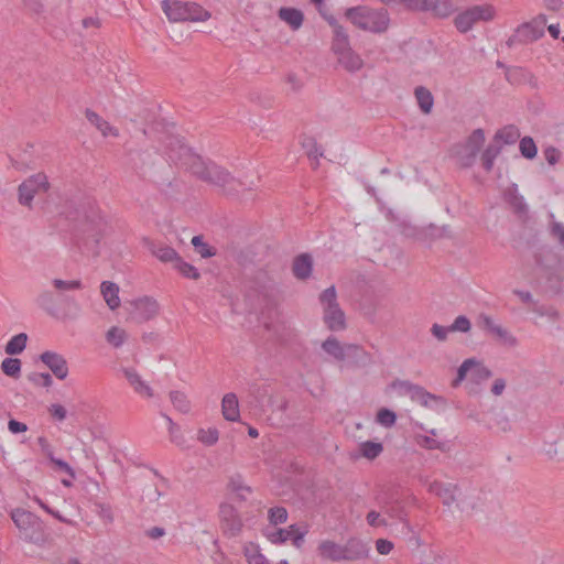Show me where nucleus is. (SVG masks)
<instances>
[{
    "instance_id": "obj_1",
    "label": "nucleus",
    "mask_w": 564,
    "mask_h": 564,
    "mask_svg": "<svg viewBox=\"0 0 564 564\" xmlns=\"http://www.w3.org/2000/svg\"><path fill=\"white\" fill-rule=\"evenodd\" d=\"M191 173L226 196H243L256 186L253 181L237 178L226 167L203 158L193 165Z\"/></svg>"
},
{
    "instance_id": "obj_2",
    "label": "nucleus",
    "mask_w": 564,
    "mask_h": 564,
    "mask_svg": "<svg viewBox=\"0 0 564 564\" xmlns=\"http://www.w3.org/2000/svg\"><path fill=\"white\" fill-rule=\"evenodd\" d=\"M247 300L260 308H269L276 303V281L268 271L259 269L249 274L245 280Z\"/></svg>"
},
{
    "instance_id": "obj_3",
    "label": "nucleus",
    "mask_w": 564,
    "mask_h": 564,
    "mask_svg": "<svg viewBox=\"0 0 564 564\" xmlns=\"http://www.w3.org/2000/svg\"><path fill=\"white\" fill-rule=\"evenodd\" d=\"M160 127H162V131L165 132L163 144L169 159L191 172L193 165H196V162H198L202 156L194 153L192 148L185 143L181 135L171 131V129H174V123L155 122V129L159 130Z\"/></svg>"
},
{
    "instance_id": "obj_4",
    "label": "nucleus",
    "mask_w": 564,
    "mask_h": 564,
    "mask_svg": "<svg viewBox=\"0 0 564 564\" xmlns=\"http://www.w3.org/2000/svg\"><path fill=\"white\" fill-rule=\"evenodd\" d=\"M345 17L357 28L373 33L384 32L390 21L387 10H376L366 6L347 9Z\"/></svg>"
},
{
    "instance_id": "obj_5",
    "label": "nucleus",
    "mask_w": 564,
    "mask_h": 564,
    "mask_svg": "<svg viewBox=\"0 0 564 564\" xmlns=\"http://www.w3.org/2000/svg\"><path fill=\"white\" fill-rule=\"evenodd\" d=\"M161 8L170 22H205L212 13L196 2L181 0H162Z\"/></svg>"
},
{
    "instance_id": "obj_6",
    "label": "nucleus",
    "mask_w": 564,
    "mask_h": 564,
    "mask_svg": "<svg viewBox=\"0 0 564 564\" xmlns=\"http://www.w3.org/2000/svg\"><path fill=\"white\" fill-rule=\"evenodd\" d=\"M12 520L20 531L21 538L25 541L43 545L48 540L42 520L34 513L17 509L12 512Z\"/></svg>"
},
{
    "instance_id": "obj_7",
    "label": "nucleus",
    "mask_w": 564,
    "mask_h": 564,
    "mask_svg": "<svg viewBox=\"0 0 564 564\" xmlns=\"http://www.w3.org/2000/svg\"><path fill=\"white\" fill-rule=\"evenodd\" d=\"M318 300L323 308V321L327 328L332 332L344 330L347 327L346 317L337 301L335 286L330 285L325 289L319 294Z\"/></svg>"
},
{
    "instance_id": "obj_8",
    "label": "nucleus",
    "mask_w": 564,
    "mask_h": 564,
    "mask_svg": "<svg viewBox=\"0 0 564 564\" xmlns=\"http://www.w3.org/2000/svg\"><path fill=\"white\" fill-rule=\"evenodd\" d=\"M51 183L44 172L30 175L18 186V202L20 205L32 209L35 195L47 193Z\"/></svg>"
},
{
    "instance_id": "obj_9",
    "label": "nucleus",
    "mask_w": 564,
    "mask_h": 564,
    "mask_svg": "<svg viewBox=\"0 0 564 564\" xmlns=\"http://www.w3.org/2000/svg\"><path fill=\"white\" fill-rule=\"evenodd\" d=\"M546 25V17L540 14L530 22L520 24L514 33L507 40L508 47L517 44H529L538 41L544 35V28Z\"/></svg>"
},
{
    "instance_id": "obj_10",
    "label": "nucleus",
    "mask_w": 564,
    "mask_h": 564,
    "mask_svg": "<svg viewBox=\"0 0 564 564\" xmlns=\"http://www.w3.org/2000/svg\"><path fill=\"white\" fill-rule=\"evenodd\" d=\"M495 17V9L491 6H475L455 18V25L462 33L468 32L478 21H490Z\"/></svg>"
},
{
    "instance_id": "obj_11",
    "label": "nucleus",
    "mask_w": 564,
    "mask_h": 564,
    "mask_svg": "<svg viewBox=\"0 0 564 564\" xmlns=\"http://www.w3.org/2000/svg\"><path fill=\"white\" fill-rule=\"evenodd\" d=\"M478 325L499 345L507 348H514L518 346L517 337L501 324L496 323L492 317L481 314L478 318Z\"/></svg>"
},
{
    "instance_id": "obj_12",
    "label": "nucleus",
    "mask_w": 564,
    "mask_h": 564,
    "mask_svg": "<svg viewBox=\"0 0 564 564\" xmlns=\"http://www.w3.org/2000/svg\"><path fill=\"white\" fill-rule=\"evenodd\" d=\"M409 9L429 11L440 18L451 15L456 7L452 0H398Z\"/></svg>"
},
{
    "instance_id": "obj_13",
    "label": "nucleus",
    "mask_w": 564,
    "mask_h": 564,
    "mask_svg": "<svg viewBox=\"0 0 564 564\" xmlns=\"http://www.w3.org/2000/svg\"><path fill=\"white\" fill-rule=\"evenodd\" d=\"M485 142V133L482 129H476L469 135L466 143L460 145L456 152L458 162L464 167L471 166Z\"/></svg>"
},
{
    "instance_id": "obj_14",
    "label": "nucleus",
    "mask_w": 564,
    "mask_h": 564,
    "mask_svg": "<svg viewBox=\"0 0 564 564\" xmlns=\"http://www.w3.org/2000/svg\"><path fill=\"white\" fill-rule=\"evenodd\" d=\"M130 305L132 306L131 318L138 324L152 321L160 312L159 302L150 296L137 299Z\"/></svg>"
},
{
    "instance_id": "obj_15",
    "label": "nucleus",
    "mask_w": 564,
    "mask_h": 564,
    "mask_svg": "<svg viewBox=\"0 0 564 564\" xmlns=\"http://www.w3.org/2000/svg\"><path fill=\"white\" fill-rule=\"evenodd\" d=\"M535 267L546 278L555 275L561 269L560 256L551 249H541L534 254Z\"/></svg>"
},
{
    "instance_id": "obj_16",
    "label": "nucleus",
    "mask_w": 564,
    "mask_h": 564,
    "mask_svg": "<svg viewBox=\"0 0 564 564\" xmlns=\"http://www.w3.org/2000/svg\"><path fill=\"white\" fill-rule=\"evenodd\" d=\"M219 516L224 532L229 536H237L242 530V520L231 505L225 503L220 506Z\"/></svg>"
},
{
    "instance_id": "obj_17",
    "label": "nucleus",
    "mask_w": 564,
    "mask_h": 564,
    "mask_svg": "<svg viewBox=\"0 0 564 564\" xmlns=\"http://www.w3.org/2000/svg\"><path fill=\"white\" fill-rule=\"evenodd\" d=\"M40 360L50 368L57 379L64 380L68 376L67 360L61 354L47 350L40 355Z\"/></svg>"
},
{
    "instance_id": "obj_18",
    "label": "nucleus",
    "mask_w": 564,
    "mask_h": 564,
    "mask_svg": "<svg viewBox=\"0 0 564 564\" xmlns=\"http://www.w3.org/2000/svg\"><path fill=\"white\" fill-rule=\"evenodd\" d=\"M429 491L437 496L446 507H452L454 503H457L459 489L455 484L433 481L429 486Z\"/></svg>"
},
{
    "instance_id": "obj_19",
    "label": "nucleus",
    "mask_w": 564,
    "mask_h": 564,
    "mask_svg": "<svg viewBox=\"0 0 564 564\" xmlns=\"http://www.w3.org/2000/svg\"><path fill=\"white\" fill-rule=\"evenodd\" d=\"M122 373L128 381L129 386L132 388V390L145 398H153L154 391L152 387L142 378V376L137 371V369L132 367H126L122 368Z\"/></svg>"
},
{
    "instance_id": "obj_20",
    "label": "nucleus",
    "mask_w": 564,
    "mask_h": 564,
    "mask_svg": "<svg viewBox=\"0 0 564 564\" xmlns=\"http://www.w3.org/2000/svg\"><path fill=\"white\" fill-rule=\"evenodd\" d=\"M344 561L355 562L366 560L370 553V546L367 542L358 538H350L344 545Z\"/></svg>"
},
{
    "instance_id": "obj_21",
    "label": "nucleus",
    "mask_w": 564,
    "mask_h": 564,
    "mask_svg": "<svg viewBox=\"0 0 564 564\" xmlns=\"http://www.w3.org/2000/svg\"><path fill=\"white\" fill-rule=\"evenodd\" d=\"M306 533L307 530H300L296 525L293 524L288 529L275 530L269 534V539L273 543H283L291 540L296 547H301Z\"/></svg>"
},
{
    "instance_id": "obj_22",
    "label": "nucleus",
    "mask_w": 564,
    "mask_h": 564,
    "mask_svg": "<svg viewBox=\"0 0 564 564\" xmlns=\"http://www.w3.org/2000/svg\"><path fill=\"white\" fill-rule=\"evenodd\" d=\"M300 144L310 160L313 170L319 166V159L324 156V150L321 144L317 143L314 137L302 134L300 137Z\"/></svg>"
},
{
    "instance_id": "obj_23",
    "label": "nucleus",
    "mask_w": 564,
    "mask_h": 564,
    "mask_svg": "<svg viewBox=\"0 0 564 564\" xmlns=\"http://www.w3.org/2000/svg\"><path fill=\"white\" fill-rule=\"evenodd\" d=\"M395 386H398L404 394L409 395L412 401L423 406H429L430 401L435 400V395L427 392L424 388L409 381H400L395 383Z\"/></svg>"
},
{
    "instance_id": "obj_24",
    "label": "nucleus",
    "mask_w": 564,
    "mask_h": 564,
    "mask_svg": "<svg viewBox=\"0 0 564 564\" xmlns=\"http://www.w3.org/2000/svg\"><path fill=\"white\" fill-rule=\"evenodd\" d=\"M345 361L351 366L360 368L372 364V358L361 346L356 344H346Z\"/></svg>"
},
{
    "instance_id": "obj_25",
    "label": "nucleus",
    "mask_w": 564,
    "mask_h": 564,
    "mask_svg": "<svg viewBox=\"0 0 564 564\" xmlns=\"http://www.w3.org/2000/svg\"><path fill=\"white\" fill-rule=\"evenodd\" d=\"M147 246L152 256L164 263L171 262L174 265L181 257L175 249L161 242L149 241Z\"/></svg>"
},
{
    "instance_id": "obj_26",
    "label": "nucleus",
    "mask_w": 564,
    "mask_h": 564,
    "mask_svg": "<svg viewBox=\"0 0 564 564\" xmlns=\"http://www.w3.org/2000/svg\"><path fill=\"white\" fill-rule=\"evenodd\" d=\"M313 270V258L308 253H301L295 257L292 264V272L299 280H306Z\"/></svg>"
},
{
    "instance_id": "obj_27",
    "label": "nucleus",
    "mask_w": 564,
    "mask_h": 564,
    "mask_svg": "<svg viewBox=\"0 0 564 564\" xmlns=\"http://www.w3.org/2000/svg\"><path fill=\"white\" fill-rule=\"evenodd\" d=\"M317 551L319 556L324 560L340 562L345 558L343 545L330 540L322 541Z\"/></svg>"
},
{
    "instance_id": "obj_28",
    "label": "nucleus",
    "mask_w": 564,
    "mask_h": 564,
    "mask_svg": "<svg viewBox=\"0 0 564 564\" xmlns=\"http://www.w3.org/2000/svg\"><path fill=\"white\" fill-rule=\"evenodd\" d=\"M87 120L96 127L97 130L100 131V133L104 137H117L118 135V129L115 128L112 124H110L107 120H105L99 113L91 109H87L86 112Z\"/></svg>"
},
{
    "instance_id": "obj_29",
    "label": "nucleus",
    "mask_w": 564,
    "mask_h": 564,
    "mask_svg": "<svg viewBox=\"0 0 564 564\" xmlns=\"http://www.w3.org/2000/svg\"><path fill=\"white\" fill-rule=\"evenodd\" d=\"M221 411L227 421L236 422L239 420V402L235 393L230 392L224 395L221 401Z\"/></svg>"
},
{
    "instance_id": "obj_30",
    "label": "nucleus",
    "mask_w": 564,
    "mask_h": 564,
    "mask_svg": "<svg viewBox=\"0 0 564 564\" xmlns=\"http://www.w3.org/2000/svg\"><path fill=\"white\" fill-rule=\"evenodd\" d=\"M100 293L111 311L120 306L119 286L111 281H104L100 285Z\"/></svg>"
},
{
    "instance_id": "obj_31",
    "label": "nucleus",
    "mask_w": 564,
    "mask_h": 564,
    "mask_svg": "<svg viewBox=\"0 0 564 564\" xmlns=\"http://www.w3.org/2000/svg\"><path fill=\"white\" fill-rule=\"evenodd\" d=\"M278 17L294 31L299 30L304 21L302 11L295 8L282 7L278 11Z\"/></svg>"
},
{
    "instance_id": "obj_32",
    "label": "nucleus",
    "mask_w": 564,
    "mask_h": 564,
    "mask_svg": "<svg viewBox=\"0 0 564 564\" xmlns=\"http://www.w3.org/2000/svg\"><path fill=\"white\" fill-rule=\"evenodd\" d=\"M227 488L242 501L247 500L248 496L252 492L251 487L246 485L242 476L239 474L232 475L229 478Z\"/></svg>"
},
{
    "instance_id": "obj_33",
    "label": "nucleus",
    "mask_w": 564,
    "mask_h": 564,
    "mask_svg": "<svg viewBox=\"0 0 564 564\" xmlns=\"http://www.w3.org/2000/svg\"><path fill=\"white\" fill-rule=\"evenodd\" d=\"M36 304L51 316H56V296L52 290L44 289L36 296Z\"/></svg>"
},
{
    "instance_id": "obj_34",
    "label": "nucleus",
    "mask_w": 564,
    "mask_h": 564,
    "mask_svg": "<svg viewBox=\"0 0 564 564\" xmlns=\"http://www.w3.org/2000/svg\"><path fill=\"white\" fill-rule=\"evenodd\" d=\"M345 348L346 345L340 344V341L334 336H329L322 344V349L327 355L332 356L335 360L340 362L345 361Z\"/></svg>"
},
{
    "instance_id": "obj_35",
    "label": "nucleus",
    "mask_w": 564,
    "mask_h": 564,
    "mask_svg": "<svg viewBox=\"0 0 564 564\" xmlns=\"http://www.w3.org/2000/svg\"><path fill=\"white\" fill-rule=\"evenodd\" d=\"M338 63L348 72L354 73L362 68V58L351 50L337 56Z\"/></svg>"
},
{
    "instance_id": "obj_36",
    "label": "nucleus",
    "mask_w": 564,
    "mask_h": 564,
    "mask_svg": "<svg viewBox=\"0 0 564 564\" xmlns=\"http://www.w3.org/2000/svg\"><path fill=\"white\" fill-rule=\"evenodd\" d=\"M506 78L509 83L517 85L525 82L535 85L533 75L522 67H510L506 70Z\"/></svg>"
},
{
    "instance_id": "obj_37",
    "label": "nucleus",
    "mask_w": 564,
    "mask_h": 564,
    "mask_svg": "<svg viewBox=\"0 0 564 564\" xmlns=\"http://www.w3.org/2000/svg\"><path fill=\"white\" fill-rule=\"evenodd\" d=\"M456 506L462 512L474 511L479 507V497L473 491L459 492Z\"/></svg>"
},
{
    "instance_id": "obj_38",
    "label": "nucleus",
    "mask_w": 564,
    "mask_h": 564,
    "mask_svg": "<svg viewBox=\"0 0 564 564\" xmlns=\"http://www.w3.org/2000/svg\"><path fill=\"white\" fill-rule=\"evenodd\" d=\"M28 341V335L25 333H20L13 336L6 345L4 351L10 356L21 354L25 347Z\"/></svg>"
},
{
    "instance_id": "obj_39",
    "label": "nucleus",
    "mask_w": 564,
    "mask_h": 564,
    "mask_svg": "<svg viewBox=\"0 0 564 564\" xmlns=\"http://www.w3.org/2000/svg\"><path fill=\"white\" fill-rule=\"evenodd\" d=\"M243 554L248 564H270L265 556L261 553L259 545L252 542L245 545Z\"/></svg>"
},
{
    "instance_id": "obj_40",
    "label": "nucleus",
    "mask_w": 564,
    "mask_h": 564,
    "mask_svg": "<svg viewBox=\"0 0 564 564\" xmlns=\"http://www.w3.org/2000/svg\"><path fill=\"white\" fill-rule=\"evenodd\" d=\"M127 338V332L118 326H111L106 333V340L113 348H120Z\"/></svg>"
},
{
    "instance_id": "obj_41",
    "label": "nucleus",
    "mask_w": 564,
    "mask_h": 564,
    "mask_svg": "<svg viewBox=\"0 0 564 564\" xmlns=\"http://www.w3.org/2000/svg\"><path fill=\"white\" fill-rule=\"evenodd\" d=\"M51 284L57 293L77 291L83 289V283L80 280H63L59 278H55L52 280Z\"/></svg>"
},
{
    "instance_id": "obj_42",
    "label": "nucleus",
    "mask_w": 564,
    "mask_h": 564,
    "mask_svg": "<svg viewBox=\"0 0 564 564\" xmlns=\"http://www.w3.org/2000/svg\"><path fill=\"white\" fill-rule=\"evenodd\" d=\"M520 138V131L519 129L509 124L503 127L502 129L498 130L495 139L500 140L506 144H512Z\"/></svg>"
},
{
    "instance_id": "obj_43",
    "label": "nucleus",
    "mask_w": 564,
    "mask_h": 564,
    "mask_svg": "<svg viewBox=\"0 0 564 564\" xmlns=\"http://www.w3.org/2000/svg\"><path fill=\"white\" fill-rule=\"evenodd\" d=\"M173 267L186 279L198 280L200 278L198 269L184 261L182 257L178 258Z\"/></svg>"
},
{
    "instance_id": "obj_44",
    "label": "nucleus",
    "mask_w": 564,
    "mask_h": 564,
    "mask_svg": "<svg viewBox=\"0 0 564 564\" xmlns=\"http://www.w3.org/2000/svg\"><path fill=\"white\" fill-rule=\"evenodd\" d=\"M170 400L174 408L182 412V413H188L191 410V402L187 399V395L184 392L181 391H171L170 392Z\"/></svg>"
},
{
    "instance_id": "obj_45",
    "label": "nucleus",
    "mask_w": 564,
    "mask_h": 564,
    "mask_svg": "<svg viewBox=\"0 0 564 564\" xmlns=\"http://www.w3.org/2000/svg\"><path fill=\"white\" fill-rule=\"evenodd\" d=\"M382 451L383 446L381 443L367 441L360 444L361 455L368 459H375L381 454Z\"/></svg>"
},
{
    "instance_id": "obj_46",
    "label": "nucleus",
    "mask_w": 564,
    "mask_h": 564,
    "mask_svg": "<svg viewBox=\"0 0 564 564\" xmlns=\"http://www.w3.org/2000/svg\"><path fill=\"white\" fill-rule=\"evenodd\" d=\"M2 371L12 378H18L21 372V360L18 358H6L1 362Z\"/></svg>"
},
{
    "instance_id": "obj_47",
    "label": "nucleus",
    "mask_w": 564,
    "mask_h": 564,
    "mask_svg": "<svg viewBox=\"0 0 564 564\" xmlns=\"http://www.w3.org/2000/svg\"><path fill=\"white\" fill-rule=\"evenodd\" d=\"M491 376V370L487 368L482 362L475 359V365H473L470 372L471 379L476 382H480L489 379Z\"/></svg>"
},
{
    "instance_id": "obj_48",
    "label": "nucleus",
    "mask_w": 564,
    "mask_h": 564,
    "mask_svg": "<svg viewBox=\"0 0 564 564\" xmlns=\"http://www.w3.org/2000/svg\"><path fill=\"white\" fill-rule=\"evenodd\" d=\"M192 245L202 258L207 259L216 254L215 249L205 243L202 236H194L192 238Z\"/></svg>"
},
{
    "instance_id": "obj_49",
    "label": "nucleus",
    "mask_w": 564,
    "mask_h": 564,
    "mask_svg": "<svg viewBox=\"0 0 564 564\" xmlns=\"http://www.w3.org/2000/svg\"><path fill=\"white\" fill-rule=\"evenodd\" d=\"M520 152L521 154L529 160H532L536 156L538 149L531 137H524L520 140Z\"/></svg>"
},
{
    "instance_id": "obj_50",
    "label": "nucleus",
    "mask_w": 564,
    "mask_h": 564,
    "mask_svg": "<svg viewBox=\"0 0 564 564\" xmlns=\"http://www.w3.org/2000/svg\"><path fill=\"white\" fill-rule=\"evenodd\" d=\"M500 153V148L496 145H489L481 155V163L484 169L489 172L494 166V161Z\"/></svg>"
},
{
    "instance_id": "obj_51",
    "label": "nucleus",
    "mask_w": 564,
    "mask_h": 564,
    "mask_svg": "<svg viewBox=\"0 0 564 564\" xmlns=\"http://www.w3.org/2000/svg\"><path fill=\"white\" fill-rule=\"evenodd\" d=\"M219 433L217 429H200L197 433V440L207 446H212L217 443Z\"/></svg>"
},
{
    "instance_id": "obj_52",
    "label": "nucleus",
    "mask_w": 564,
    "mask_h": 564,
    "mask_svg": "<svg viewBox=\"0 0 564 564\" xmlns=\"http://www.w3.org/2000/svg\"><path fill=\"white\" fill-rule=\"evenodd\" d=\"M414 95L417 101V106H433V95L427 88L422 86L416 87Z\"/></svg>"
},
{
    "instance_id": "obj_53",
    "label": "nucleus",
    "mask_w": 564,
    "mask_h": 564,
    "mask_svg": "<svg viewBox=\"0 0 564 564\" xmlns=\"http://www.w3.org/2000/svg\"><path fill=\"white\" fill-rule=\"evenodd\" d=\"M475 365V358L466 359L457 370V377L452 382L453 387H458V384L465 380L467 372H471V367Z\"/></svg>"
},
{
    "instance_id": "obj_54",
    "label": "nucleus",
    "mask_w": 564,
    "mask_h": 564,
    "mask_svg": "<svg viewBox=\"0 0 564 564\" xmlns=\"http://www.w3.org/2000/svg\"><path fill=\"white\" fill-rule=\"evenodd\" d=\"M416 443L427 449H441L444 451L445 445L444 443H441L432 437L425 436V435H417L415 437Z\"/></svg>"
},
{
    "instance_id": "obj_55",
    "label": "nucleus",
    "mask_w": 564,
    "mask_h": 564,
    "mask_svg": "<svg viewBox=\"0 0 564 564\" xmlns=\"http://www.w3.org/2000/svg\"><path fill=\"white\" fill-rule=\"evenodd\" d=\"M288 519V511L283 507H275L269 510V521L272 524L284 523Z\"/></svg>"
},
{
    "instance_id": "obj_56",
    "label": "nucleus",
    "mask_w": 564,
    "mask_h": 564,
    "mask_svg": "<svg viewBox=\"0 0 564 564\" xmlns=\"http://www.w3.org/2000/svg\"><path fill=\"white\" fill-rule=\"evenodd\" d=\"M395 414L394 412L388 409H381L377 414V421L383 426H392L395 423Z\"/></svg>"
},
{
    "instance_id": "obj_57",
    "label": "nucleus",
    "mask_w": 564,
    "mask_h": 564,
    "mask_svg": "<svg viewBox=\"0 0 564 564\" xmlns=\"http://www.w3.org/2000/svg\"><path fill=\"white\" fill-rule=\"evenodd\" d=\"M470 327H471V325H470L469 319L466 316L460 315V316L456 317L454 323L449 326V329L452 332L467 333L470 330Z\"/></svg>"
},
{
    "instance_id": "obj_58",
    "label": "nucleus",
    "mask_w": 564,
    "mask_h": 564,
    "mask_svg": "<svg viewBox=\"0 0 564 564\" xmlns=\"http://www.w3.org/2000/svg\"><path fill=\"white\" fill-rule=\"evenodd\" d=\"M550 232L551 236L564 248V225L558 221H553L550 227Z\"/></svg>"
},
{
    "instance_id": "obj_59",
    "label": "nucleus",
    "mask_w": 564,
    "mask_h": 564,
    "mask_svg": "<svg viewBox=\"0 0 564 564\" xmlns=\"http://www.w3.org/2000/svg\"><path fill=\"white\" fill-rule=\"evenodd\" d=\"M400 226H401V232L405 237L413 238V239H421L422 231L420 229H417L415 226H412L411 224L405 223V221L401 223Z\"/></svg>"
},
{
    "instance_id": "obj_60",
    "label": "nucleus",
    "mask_w": 564,
    "mask_h": 564,
    "mask_svg": "<svg viewBox=\"0 0 564 564\" xmlns=\"http://www.w3.org/2000/svg\"><path fill=\"white\" fill-rule=\"evenodd\" d=\"M513 294H516L521 300V302L531 305V310L535 312L538 308V303L534 301L532 294L529 291L513 290Z\"/></svg>"
},
{
    "instance_id": "obj_61",
    "label": "nucleus",
    "mask_w": 564,
    "mask_h": 564,
    "mask_svg": "<svg viewBox=\"0 0 564 564\" xmlns=\"http://www.w3.org/2000/svg\"><path fill=\"white\" fill-rule=\"evenodd\" d=\"M451 332L452 330L449 329V327H444L438 324H433L431 327L432 335L440 341H445L447 339L448 333Z\"/></svg>"
},
{
    "instance_id": "obj_62",
    "label": "nucleus",
    "mask_w": 564,
    "mask_h": 564,
    "mask_svg": "<svg viewBox=\"0 0 564 564\" xmlns=\"http://www.w3.org/2000/svg\"><path fill=\"white\" fill-rule=\"evenodd\" d=\"M24 8L34 14H41L44 12V4L41 0H23Z\"/></svg>"
},
{
    "instance_id": "obj_63",
    "label": "nucleus",
    "mask_w": 564,
    "mask_h": 564,
    "mask_svg": "<svg viewBox=\"0 0 564 564\" xmlns=\"http://www.w3.org/2000/svg\"><path fill=\"white\" fill-rule=\"evenodd\" d=\"M332 48L337 56L351 50L349 40H333Z\"/></svg>"
},
{
    "instance_id": "obj_64",
    "label": "nucleus",
    "mask_w": 564,
    "mask_h": 564,
    "mask_svg": "<svg viewBox=\"0 0 564 564\" xmlns=\"http://www.w3.org/2000/svg\"><path fill=\"white\" fill-rule=\"evenodd\" d=\"M376 550L381 555H388L393 550V543L386 539H378L376 541Z\"/></svg>"
}]
</instances>
